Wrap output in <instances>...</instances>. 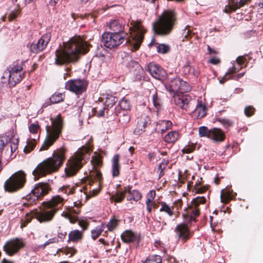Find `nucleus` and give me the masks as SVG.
Wrapping results in <instances>:
<instances>
[{"label": "nucleus", "instance_id": "nucleus-64", "mask_svg": "<svg viewBox=\"0 0 263 263\" xmlns=\"http://www.w3.org/2000/svg\"><path fill=\"white\" fill-rule=\"evenodd\" d=\"M236 62L237 63V65H240L242 66V64L244 62V58L243 57H241V56L238 57L236 59Z\"/></svg>", "mask_w": 263, "mask_h": 263}, {"label": "nucleus", "instance_id": "nucleus-52", "mask_svg": "<svg viewBox=\"0 0 263 263\" xmlns=\"http://www.w3.org/2000/svg\"><path fill=\"white\" fill-rule=\"evenodd\" d=\"M20 14V10L17 9L15 11H12L10 13L8 16L9 21H12L14 20Z\"/></svg>", "mask_w": 263, "mask_h": 263}, {"label": "nucleus", "instance_id": "nucleus-56", "mask_svg": "<svg viewBox=\"0 0 263 263\" xmlns=\"http://www.w3.org/2000/svg\"><path fill=\"white\" fill-rule=\"evenodd\" d=\"M59 241L58 238L57 237H53L50 238L47 241H46L43 244V246L46 247L47 246L49 245L50 243L58 242Z\"/></svg>", "mask_w": 263, "mask_h": 263}, {"label": "nucleus", "instance_id": "nucleus-46", "mask_svg": "<svg viewBox=\"0 0 263 263\" xmlns=\"http://www.w3.org/2000/svg\"><path fill=\"white\" fill-rule=\"evenodd\" d=\"M119 105L120 108L124 110H127L130 107L129 101L124 98L119 101Z\"/></svg>", "mask_w": 263, "mask_h": 263}, {"label": "nucleus", "instance_id": "nucleus-7", "mask_svg": "<svg viewBox=\"0 0 263 263\" xmlns=\"http://www.w3.org/2000/svg\"><path fill=\"white\" fill-rule=\"evenodd\" d=\"M122 63L132 75L133 81H140L143 77L144 71L139 63L134 60L127 52L121 53Z\"/></svg>", "mask_w": 263, "mask_h": 263}, {"label": "nucleus", "instance_id": "nucleus-61", "mask_svg": "<svg viewBox=\"0 0 263 263\" xmlns=\"http://www.w3.org/2000/svg\"><path fill=\"white\" fill-rule=\"evenodd\" d=\"M220 61L218 58H212L209 60V62L213 65H217L220 63Z\"/></svg>", "mask_w": 263, "mask_h": 263}, {"label": "nucleus", "instance_id": "nucleus-29", "mask_svg": "<svg viewBox=\"0 0 263 263\" xmlns=\"http://www.w3.org/2000/svg\"><path fill=\"white\" fill-rule=\"evenodd\" d=\"M119 155H115L111 160L112 175L114 177L118 176L120 173V165L119 164Z\"/></svg>", "mask_w": 263, "mask_h": 263}, {"label": "nucleus", "instance_id": "nucleus-36", "mask_svg": "<svg viewBox=\"0 0 263 263\" xmlns=\"http://www.w3.org/2000/svg\"><path fill=\"white\" fill-rule=\"evenodd\" d=\"M161 208L159 210L160 212H163L166 213L170 217H172L174 215V207L170 206L167 204L165 202H161L160 203Z\"/></svg>", "mask_w": 263, "mask_h": 263}, {"label": "nucleus", "instance_id": "nucleus-28", "mask_svg": "<svg viewBox=\"0 0 263 263\" xmlns=\"http://www.w3.org/2000/svg\"><path fill=\"white\" fill-rule=\"evenodd\" d=\"M64 95L61 92H55L43 104V107H46L54 103H58L63 101Z\"/></svg>", "mask_w": 263, "mask_h": 263}, {"label": "nucleus", "instance_id": "nucleus-60", "mask_svg": "<svg viewBox=\"0 0 263 263\" xmlns=\"http://www.w3.org/2000/svg\"><path fill=\"white\" fill-rule=\"evenodd\" d=\"M167 164L168 162L165 161L160 163L158 166V170H161V172H163V170L166 167Z\"/></svg>", "mask_w": 263, "mask_h": 263}, {"label": "nucleus", "instance_id": "nucleus-8", "mask_svg": "<svg viewBox=\"0 0 263 263\" xmlns=\"http://www.w3.org/2000/svg\"><path fill=\"white\" fill-rule=\"evenodd\" d=\"M26 181V174L19 171L12 174L4 183V189L6 192L13 193L22 189Z\"/></svg>", "mask_w": 263, "mask_h": 263}, {"label": "nucleus", "instance_id": "nucleus-50", "mask_svg": "<svg viewBox=\"0 0 263 263\" xmlns=\"http://www.w3.org/2000/svg\"><path fill=\"white\" fill-rule=\"evenodd\" d=\"M78 214V212H75L74 215L72 216V215H71V214L70 213H67L66 214L65 216H66V217H67V218L69 219L70 223H73L76 221L78 220V217H77Z\"/></svg>", "mask_w": 263, "mask_h": 263}, {"label": "nucleus", "instance_id": "nucleus-19", "mask_svg": "<svg viewBox=\"0 0 263 263\" xmlns=\"http://www.w3.org/2000/svg\"><path fill=\"white\" fill-rule=\"evenodd\" d=\"M151 123L150 117L146 114L142 115L137 119V127L134 130V133L140 135L146 130V128Z\"/></svg>", "mask_w": 263, "mask_h": 263}, {"label": "nucleus", "instance_id": "nucleus-10", "mask_svg": "<svg viewBox=\"0 0 263 263\" xmlns=\"http://www.w3.org/2000/svg\"><path fill=\"white\" fill-rule=\"evenodd\" d=\"M50 188L48 184L44 183H39L35 184L34 187L31 190V193L26 196V201L23 203L24 205H28L33 204L36 202L39 198L46 194Z\"/></svg>", "mask_w": 263, "mask_h": 263}, {"label": "nucleus", "instance_id": "nucleus-1", "mask_svg": "<svg viewBox=\"0 0 263 263\" xmlns=\"http://www.w3.org/2000/svg\"><path fill=\"white\" fill-rule=\"evenodd\" d=\"M88 50V45L80 36L71 39L63 47L55 51V64L62 65L75 62L80 54H85Z\"/></svg>", "mask_w": 263, "mask_h": 263}, {"label": "nucleus", "instance_id": "nucleus-32", "mask_svg": "<svg viewBox=\"0 0 263 263\" xmlns=\"http://www.w3.org/2000/svg\"><path fill=\"white\" fill-rule=\"evenodd\" d=\"M179 133L176 131H172L167 133L164 137V141L167 143H174L179 138Z\"/></svg>", "mask_w": 263, "mask_h": 263}, {"label": "nucleus", "instance_id": "nucleus-57", "mask_svg": "<svg viewBox=\"0 0 263 263\" xmlns=\"http://www.w3.org/2000/svg\"><path fill=\"white\" fill-rule=\"evenodd\" d=\"M245 74V72H241L235 76H228L227 78H230V79H234L235 80H238L240 78H242Z\"/></svg>", "mask_w": 263, "mask_h": 263}, {"label": "nucleus", "instance_id": "nucleus-43", "mask_svg": "<svg viewBox=\"0 0 263 263\" xmlns=\"http://www.w3.org/2000/svg\"><path fill=\"white\" fill-rule=\"evenodd\" d=\"M162 259L159 255H153L147 257L143 263H161Z\"/></svg>", "mask_w": 263, "mask_h": 263}, {"label": "nucleus", "instance_id": "nucleus-4", "mask_svg": "<svg viewBox=\"0 0 263 263\" xmlns=\"http://www.w3.org/2000/svg\"><path fill=\"white\" fill-rule=\"evenodd\" d=\"M64 198L60 195L53 197L47 203V209L34 210L32 212V216L36 218L40 222H46L50 221L55 213L63 204Z\"/></svg>", "mask_w": 263, "mask_h": 263}, {"label": "nucleus", "instance_id": "nucleus-42", "mask_svg": "<svg viewBox=\"0 0 263 263\" xmlns=\"http://www.w3.org/2000/svg\"><path fill=\"white\" fill-rule=\"evenodd\" d=\"M118 99L115 97L107 95L106 97L104 105L109 109V108L112 107L115 105Z\"/></svg>", "mask_w": 263, "mask_h": 263}, {"label": "nucleus", "instance_id": "nucleus-41", "mask_svg": "<svg viewBox=\"0 0 263 263\" xmlns=\"http://www.w3.org/2000/svg\"><path fill=\"white\" fill-rule=\"evenodd\" d=\"M156 47L158 53L165 54L167 53L170 50V46L165 44H156Z\"/></svg>", "mask_w": 263, "mask_h": 263}, {"label": "nucleus", "instance_id": "nucleus-45", "mask_svg": "<svg viewBox=\"0 0 263 263\" xmlns=\"http://www.w3.org/2000/svg\"><path fill=\"white\" fill-rule=\"evenodd\" d=\"M152 101L154 106L157 110H159L161 108L162 103V101L161 99L158 97L157 93L153 95Z\"/></svg>", "mask_w": 263, "mask_h": 263}, {"label": "nucleus", "instance_id": "nucleus-21", "mask_svg": "<svg viewBox=\"0 0 263 263\" xmlns=\"http://www.w3.org/2000/svg\"><path fill=\"white\" fill-rule=\"evenodd\" d=\"M179 84H180V79L176 78L173 79H168L165 83L164 87L171 95H173L174 97L177 95L179 90Z\"/></svg>", "mask_w": 263, "mask_h": 263}, {"label": "nucleus", "instance_id": "nucleus-54", "mask_svg": "<svg viewBox=\"0 0 263 263\" xmlns=\"http://www.w3.org/2000/svg\"><path fill=\"white\" fill-rule=\"evenodd\" d=\"M108 110V108H107L106 106H104L103 109H100L98 111H96V116L99 117H103L104 116L105 111H106V112H107Z\"/></svg>", "mask_w": 263, "mask_h": 263}, {"label": "nucleus", "instance_id": "nucleus-5", "mask_svg": "<svg viewBox=\"0 0 263 263\" xmlns=\"http://www.w3.org/2000/svg\"><path fill=\"white\" fill-rule=\"evenodd\" d=\"M51 125L46 126V136L44 143L40 148V151L47 149L51 146L59 138L62 133L63 120L60 115L55 119L50 118Z\"/></svg>", "mask_w": 263, "mask_h": 263}, {"label": "nucleus", "instance_id": "nucleus-24", "mask_svg": "<svg viewBox=\"0 0 263 263\" xmlns=\"http://www.w3.org/2000/svg\"><path fill=\"white\" fill-rule=\"evenodd\" d=\"M91 170L89 171V176L91 178L99 179L101 176L100 172L98 170V167L102 165L101 159L98 157H92L91 160Z\"/></svg>", "mask_w": 263, "mask_h": 263}, {"label": "nucleus", "instance_id": "nucleus-53", "mask_svg": "<svg viewBox=\"0 0 263 263\" xmlns=\"http://www.w3.org/2000/svg\"><path fill=\"white\" fill-rule=\"evenodd\" d=\"M60 191L61 192L64 194L68 195L69 194H71L73 193V191L71 188L69 186H64L60 189Z\"/></svg>", "mask_w": 263, "mask_h": 263}, {"label": "nucleus", "instance_id": "nucleus-16", "mask_svg": "<svg viewBox=\"0 0 263 263\" xmlns=\"http://www.w3.org/2000/svg\"><path fill=\"white\" fill-rule=\"evenodd\" d=\"M22 67L13 66L11 67L10 69L4 72L3 77H8V82L11 86H14L16 83H18L22 78Z\"/></svg>", "mask_w": 263, "mask_h": 263}, {"label": "nucleus", "instance_id": "nucleus-31", "mask_svg": "<svg viewBox=\"0 0 263 263\" xmlns=\"http://www.w3.org/2000/svg\"><path fill=\"white\" fill-rule=\"evenodd\" d=\"M242 68L241 65H237L236 66L234 63H233V65L230 67L228 71L226 73V74L223 78L219 81V83L221 84L223 83L226 81L230 79V78H227L228 76H231L233 73H236Z\"/></svg>", "mask_w": 263, "mask_h": 263}, {"label": "nucleus", "instance_id": "nucleus-17", "mask_svg": "<svg viewBox=\"0 0 263 263\" xmlns=\"http://www.w3.org/2000/svg\"><path fill=\"white\" fill-rule=\"evenodd\" d=\"M87 84L81 79L69 80L65 83V87L67 90L79 95L86 89Z\"/></svg>", "mask_w": 263, "mask_h": 263}, {"label": "nucleus", "instance_id": "nucleus-35", "mask_svg": "<svg viewBox=\"0 0 263 263\" xmlns=\"http://www.w3.org/2000/svg\"><path fill=\"white\" fill-rule=\"evenodd\" d=\"M82 232L75 230L71 231L68 234V241H77L82 238Z\"/></svg>", "mask_w": 263, "mask_h": 263}, {"label": "nucleus", "instance_id": "nucleus-39", "mask_svg": "<svg viewBox=\"0 0 263 263\" xmlns=\"http://www.w3.org/2000/svg\"><path fill=\"white\" fill-rule=\"evenodd\" d=\"M172 125V123L168 120H163L158 125V129L163 133L166 130L170 129Z\"/></svg>", "mask_w": 263, "mask_h": 263}, {"label": "nucleus", "instance_id": "nucleus-48", "mask_svg": "<svg viewBox=\"0 0 263 263\" xmlns=\"http://www.w3.org/2000/svg\"><path fill=\"white\" fill-rule=\"evenodd\" d=\"M118 220L116 219L112 218L107 223L106 227L108 231H112L114 230L116 227L117 226Z\"/></svg>", "mask_w": 263, "mask_h": 263}, {"label": "nucleus", "instance_id": "nucleus-59", "mask_svg": "<svg viewBox=\"0 0 263 263\" xmlns=\"http://www.w3.org/2000/svg\"><path fill=\"white\" fill-rule=\"evenodd\" d=\"M79 225L82 228L83 230H84L87 228L88 223L86 221L84 220H79Z\"/></svg>", "mask_w": 263, "mask_h": 263}, {"label": "nucleus", "instance_id": "nucleus-9", "mask_svg": "<svg viewBox=\"0 0 263 263\" xmlns=\"http://www.w3.org/2000/svg\"><path fill=\"white\" fill-rule=\"evenodd\" d=\"M205 201L206 198L204 196H199L193 199L192 203L195 207L189 206L187 209L185 208L182 214L185 223L191 224L192 221L195 222L196 221V217H198L199 215V210L197 209L196 206L200 204L205 203Z\"/></svg>", "mask_w": 263, "mask_h": 263}, {"label": "nucleus", "instance_id": "nucleus-25", "mask_svg": "<svg viewBox=\"0 0 263 263\" xmlns=\"http://www.w3.org/2000/svg\"><path fill=\"white\" fill-rule=\"evenodd\" d=\"M175 231L179 237L183 242L186 241L190 236L189 228L186 224L181 223L178 224L175 229Z\"/></svg>", "mask_w": 263, "mask_h": 263}, {"label": "nucleus", "instance_id": "nucleus-34", "mask_svg": "<svg viewBox=\"0 0 263 263\" xmlns=\"http://www.w3.org/2000/svg\"><path fill=\"white\" fill-rule=\"evenodd\" d=\"M202 178H200L197 180V182L194 185L193 191L197 194H201L205 192L207 190V187L201 185Z\"/></svg>", "mask_w": 263, "mask_h": 263}, {"label": "nucleus", "instance_id": "nucleus-11", "mask_svg": "<svg viewBox=\"0 0 263 263\" xmlns=\"http://www.w3.org/2000/svg\"><path fill=\"white\" fill-rule=\"evenodd\" d=\"M104 46L108 49H113L121 45L127 37L123 34H116L110 32H104L102 35Z\"/></svg>", "mask_w": 263, "mask_h": 263}, {"label": "nucleus", "instance_id": "nucleus-38", "mask_svg": "<svg viewBox=\"0 0 263 263\" xmlns=\"http://www.w3.org/2000/svg\"><path fill=\"white\" fill-rule=\"evenodd\" d=\"M179 90L178 93H183L187 92L191 90V86L186 81H183L180 79V84H179Z\"/></svg>", "mask_w": 263, "mask_h": 263}, {"label": "nucleus", "instance_id": "nucleus-14", "mask_svg": "<svg viewBox=\"0 0 263 263\" xmlns=\"http://www.w3.org/2000/svg\"><path fill=\"white\" fill-rule=\"evenodd\" d=\"M25 246L23 239L15 238L8 240L3 246L5 252L9 256H12L17 253Z\"/></svg>", "mask_w": 263, "mask_h": 263}, {"label": "nucleus", "instance_id": "nucleus-22", "mask_svg": "<svg viewBox=\"0 0 263 263\" xmlns=\"http://www.w3.org/2000/svg\"><path fill=\"white\" fill-rule=\"evenodd\" d=\"M176 104L183 109L186 110L189 104L192 101L191 96L188 94H178L174 97Z\"/></svg>", "mask_w": 263, "mask_h": 263}, {"label": "nucleus", "instance_id": "nucleus-6", "mask_svg": "<svg viewBox=\"0 0 263 263\" xmlns=\"http://www.w3.org/2000/svg\"><path fill=\"white\" fill-rule=\"evenodd\" d=\"M176 21V14L173 10H164L157 22L153 24L156 33L166 35L171 32Z\"/></svg>", "mask_w": 263, "mask_h": 263}, {"label": "nucleus", "instance_id": "nucleus-63", "mask_svg": "<svg viewBox=\"0 0 263 263\" xmlns=\"http://www.w3.org/2000/svg\"><path fill=\"white\" fill-rule=\"evenodd\" d=\"M45 247L43 246V244L42 245H35L32 247V249L34 251H38L41 249H44Z\"/></svg>", "mask_w": 263, "mask_h": 263}, {"label": "nucleus", "instance_id": "nucleus-49", "mask_svg": "<svg viewBox=\"0 0 263 263\" xmlns=\"http://www.w3.org/2000/svg\"><path fill=\"white\" fill-rule=\"evenodd\" d=\"M39 129V125L37 124L32 123L31 124L29 127V129L31 133L34 135V136L35 135H37V132Z\"/></svg>", "mask_w": 263, "mask_h": 263}, {"label": "nucleus", "instance_id": "nucleus-40", "mask_svg": "<svg viewBox=\"0 0 263 263\" xmlns=\"http://www.w3.org/2000/svg\"><path fill=\"white\" fill-rule=\"evenodd\" d=\"M104 224L101 223V224L97 226L94 229L91 231V237L93 239H96L99 236L102 232L103 231Z\"/></svg>", "mask_w": 263, "mask_h": 263}, {"label": "nucleus", "instance_id": "nucleus-37", "mask_svg": "<svg viewBox=\"0 0 263 263\" xmlns=\"http://www.w3.org/2000/svg\"><path fill=\"white\" fill-rule=\"evenodd\" d=\"M127 188H129V186L125 187L123 191L116 192L112 196V199L117 202H121L124 198L126 193H127Z\"/></svg>", "mask_w": 263, "mask_h": 263}, {"label": "nucleus", "instance_id": "nucleus-20", "mask_svg": "<svg viewBox=\"0 0 263 263\" xmlns=\"http://www.w3.org/2000/svg\"><path fill=\"white\" fill-rule=\"evenodd\" d=\"M147 70L153 78L157 80H162L166 76L165 71L154 62L147 65Z\"/></svg>", "mask_w": 263, "mask_h": 263}, {"label": "nucleus", "instance_id": "nucleus-44", "mask_svg": "<svg viewBox=\"0 0 263 263\" xmlns=\"http://www.w3.org/2000/svg\"><path fill=\"white\" fill-rule=\"evenodd\" d=\"M130 187L129 186V188H127V193L132 196V198H133V200L134 201H137L141 199L142 197V195L140 193V192L138 190H130Z\"/></svg>", "mask_w": 263, "mask_h": 263}, {"label": "nucleus", "instance_id": "nucleus-58", "mask_svg": "<svg viewBox=\"0 0 263 263\" xmlns=\"http://www.w3.org/2000/svg\"><path fill=\"white\" fill-rule=\"evenodd\" d=\"M194 151V148L190 146H186L182 149L183 153H191Z\"/></svg>", "mask_w": 263, "mask_h": 263}, {"label": "nucleus", "instance_id": "nucleus-23", "mask_svg": "<svg viewBox=\"0 0 263 263\" xmlns=\"http://www.w3.org/2000/svg\"><path fill=\"white\" fill-rule=\"evenodd\" d=\"M124 24L123 21L119 20H111L109 24L111 32L116 34H123V36L127 37V33L124 31Z\"/></svg>", "mask_w": 263, "mask_h": 263}, {"label": "nucleus", "instance_id": "nucleus-55", "mask_svg": "<svg viewBox=\"0 0 263 263\" xmlns=\"http://www.w3.org/2000/svg\"><path fill=\"white\" fill-rule=\"evenodd\" d=\"M218 121L222 124L224 126H230L232 124V122L227 119H224V118H219L218 119Z\"/></svg>", "mask_w": 263, "mask_h": 263}, {"label": "nucleus", "instance_id": "nucleus-47", "mask_svg": "<svg viewBox=\"0 0 263 263\" xmlns=\"http://www.w3.org/2000/svg\"><path fill=\"white\" fill-rule=\"evenodd\" d=\"M226 196L228 199H232L234 196L232 194V191H230L229 190H224V189L221 190V193L220 195V199L221 202L223 201V196Z\"/></svg>", "mask_w": 263, "mask_h": 263}, {"label": "nucleus", "instance_id": "nucleus-51", "mask_svg": "<svg viewBox=\"0 0 263 263\" xmlns=\"http://www.w3.org/2000/svg\"><path fill=\"white\" fill-rule=\"evenodd\" d=\"M244 111L247 117H250L253 115L255 108L252 106H248L246 107Z\"/></svg>", "mask_w": 263, "mask_h": 263}, {"label": "nucleus", "instance_id": "nucleus-18", "mask_svg": "<svg viewBox=\"0 0 263 263\" xmlns=\"http://www.w3.org/2000/svg\"><path fill=\"white\" fill-rule=\"evenodd\" d=\"M51 36V33L49 32L43 34L36 43H33L30 45V51L33 53H38L43 51L46 47Z\"/></svg>", "mask_w": 263, "mask_h": 263}, {"label": "nucleus", "instance_id": "nucleus-2", "mask_svg": "<svg viewBox=\"0 0 263 263\" xmlns=\"http://www.w3.org/2000/svg\"><path fill=\"white\" fill-rule=\"evenodd\" d=\"M65 152L66 149L64 147L54 151L52 157L48 158L40 163L33 171V175L36 178L40 177L58 170L65 159Z\"/></svg>", "mask_w": 263, "mask_h": 263}, {"label": "nucleus", "instance_id": "nucleus-3", "mask_svg": "<svg viewBox=\"0 0 263 263\" xmlns=\"http://www.w3.org/2000/svg\"><path fill=\"white\" fill-rule=\"evenodd\" d=\"M90 148L88 146L79 148L67 160L65 173L67 177L75 175L89 158Z\"/></svg>", "mask_w": 263, "mask_h": 263}, {"label": "nucleus", "instance_id": "nucleus-15", "mask_svg": "<svg viewBox=\"0 0 263 263\" xmlns=\"http://www.w3.org/2000/svg\"><path fill=\"white\" fill-rule=\"evenodd\" d=\"M144 33V30L142 26L136 25L134 26L130 34L132 41H130L132 51L138 50L141 44Z\"/></svg>", "mask_w": 263, "mask_h": 263}, {"label": "nucleus", "instance_id": "nucleus-13", "mask_svg": "<svg viewBox=\"0 0 263 263\" xmlns=\"http://www.w3.org/2000/svg\"><path fill=\"white\" fill-rule=\"evenodd\" d=\"M200 137H206L215 142H221L224 139V135L222 131L217 128L209 129L206 126H202L199 128Z\"/></svg>", "mask_w": 263, "mask_h": 263}, {"label": "nucleus", "instance_id": "nucleus-62", "mask_svg": "<svg viewBox=\"0 0 263 263\" xmlns=\"http://www.w3.org/2000/svg\"><path fill=\"white\" fill-rule=\"evenodd\" d=\"M155 191L154 190H151L147 194V198L153 200L155 198Z\"/></svg>", "mask_w": 263, "mask_h": 263}, {"label": "nucleus", "instance_id": "nucleus-30", "mask_svg": "<svg viewBox=\"0 0 263 263\" xmlns=\"http://www.w3.org/2000/svg\"><path fill=\"white\" fill-rule=\"evenodd\" d=\"M121 239L124 242L130 243L137 239V235L131 231H125L121 235Z\"/></svg>", "mask_w": 263, "mask_h": 263}, {"label": "nucleus", "instance_id": "nucleus-26", "mask_svg": "<svg viewBox=\"0 0 263 263\" xmlns=\"http://www.w3.org/2000/svg\"><path fill=\"white\" fill-rule=\"evenodd\" d=\"M206 106L201 99L198 100L196 108L192 112V117L201 119L206 115Z\"/></svg>", "mask_w": 263, "mask_h": 263}, {"label": "nucleus", "instance_id": "nucleus-33", "mask_svg": "<svg viewBox=\"0 0 263 263\" xmlns=\"http://www.w3.org/2000/svg\"><path fill=\"white\" fill-rule=\"evenodd\" d=\"M39 138V135H35L33 138L31 137L30 139L27 142V144L24 148V152L29 153L33 150L35 145V141Z\"/></svg>", "mask_w": 263, "mask_h": 263}, {"label": "nucleus", "instance_id": "nucleus-12", "mask_svg": "<svg viewBox=\"0 0 263 263\" xmlns=\"http://www.w3.org/2000/svg\"><path fill=\"white\" fill-rule=\"evenodd\" d=\"M18 140L17 139L9 138L6 135H3L0 137V152L6 147L5 155L8 160L12 159L13 153L17 149Z\"/></svg>", "mask_w": 263, "mask_h": 263}, {"label": "nucleus", "instance_id": "nucleus-27", "mask_svg": "<svg viewBox=\"0 0 263 263\" xmlns=\"http://www.w3.org/2000/svg\"><path fill=\"white\" fill-rule=\"evenodd\" d=\"M250 0H230L229 4L226 6L224 12L229 13L245 6Z\"/></svg>", "mask_w": 263, "mask_h": 263}]
</instances>
